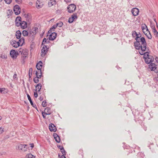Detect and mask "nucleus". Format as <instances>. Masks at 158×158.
Masks as SVG:
<instances>
[{
    "instance_id": "obj_1",
    "label": "nucleus",
    "mask_w": 158,
    "mask_h": 158,
    "mask_svg": "<svg viewBox=\"0 0 158 158\" xmlns=\"http://www.w3.org/2000/svg\"><path fill=\"white\" fill-rule=\"evenodd\" d=\"M135 39L136 41L134 43L135 48L137 50L141 49L142 51H145L146 49L147 43L143 37H141L140 33H137Z\"/></svg>"
},
{
    "instance_id": "obj_2",
    "label": "nucleus",
    "mask_w": 158,
    "mask_h": 158,
    "mask_svg": "<svg viewBox=\"0 0 158 158\" xmlns=\"http://www.w3.org/2000/svg\"><path fill=\"white\" fill-rule=\"evenodd\" d=\"M145 51H142L139 52V53L141 55H144L143 58H144L145 61L146 63L148 64H151L154 60V58L152 56L149 55L148 52H144Z\"/></svg>"
},
{
    "instance_id": "obj_3",
    "label": "nucleus",
    "mask_w": 158,
    "mask_h": 158,
    "mask_svg": "<svg viewBox=\"0 0 158 158\" xmlns=\"http://www.w3.org/2000/svg\"><path fill=\"white\" fill-rule=\"evenodd\" d=\"M38 29L37 27H33L29 32V39L31 38L30 40L34 39L37 31Z\"/></svg>"
},
{
    "instance_id": "obj_4",
    "label": "nucleus",
    "mask_w": 158,
    "mask_h": 158,
    "mask_svg": "<svg viewBox=\"0 0 158 158\" xmlns=\"http://www.w3.org/2000/svg\"><path fill=\"white\" fill-rule=\"evenodd\" d=\"M76 7L75 5L73 4H72L69 5L67 7L68 11L69 13H73L76 10Z\"/></svg>"
},
{
    "instance_id": "obj_5",
    "label": "nucleus",
    "mask_w": 158,
    "mask_h": 158,
    "mask_svg": "<svg viewBox=\"0 0 158 158\" xmlns=\"http://www.w3.org/2000/svg\"><path fill=\"white\" fill-rule=\"evenodd\" d=\"M77 19V15L76 13H73L71 17L69 19L68 22L69 23H72L74 21H76Z\"/></svg>"
},
{
    "instance_id": "obj_6",
    "label": "nucleus",
    "mask_w": 158,
    "mask_h": 158,
    "mask_svg": "<svg viewBox=\"0 0 158 158\" xmlns=\"http://www.w3.org/2000/svg\"><path fill=\"white\" fill-rule=\"evenodd\" d=\"M156 65L154 63H151L148 65V68L151 71H154L155 73H158V69L157 70V67Z\"/></svg>"
},
{
    "instance_id": "obj_7",
    "label": "nucleus",
    "mask_w": 158,
    "mask_h": 158,
    "mask_svg": "<svg viewBox=\"0 0 158 158\" xmlns=\"http://www.w3.org/2000/svg\"><path fill=\"white\" fill-rule=\"evenodd\" d=\"M27 146V145L19 144L16 147V148L19 150H21L23 152H25L27 150V148L25 146Z\"/></svg>"
},
{
    "instance_id": "obj_8",
    "label": "nucleus",
    "mask_w": 158,
    "mask_h": 158,
    "mask_svg": "<svg viewBox=\"0 0 158 158\" xmlns=\"http://www.w3.org/2000/svg\"><path fill=\"white\" fill-rule=\"evenodd\" d=\"M48 48L45 45H44L43 48L41 49V56L42 57H44L48 51Z\"/></svg>"
},
{
    "instance_id": "obj_9",
    "label": "nucleus",
    "mask_w": 158,
    "mask_h": 158,
    "mask_svg": "<svg viewBox=\"0 0 158 158\" xmlns=\"http://www.w3.org/2000/svg\"><path fill=\"white\" fill-rule=\"evenodd\" d=\"M10 55L13 59H16L19 55L17 52L15 51L14 50H11L10 52Z\"/></svg>"
},
{
    "instance_id": "obj_10",
    "label": "nucleus",
    "mask_w": 158,
    "mask_h": 158,
    "mask_svg": "<svg viewBox=\"0 0 158 158\" xmlns=\"http://www.w3.org/2000/svg\"><path fill=\"white\" fill-rule=\"evenodd\" d=\"M14 11L15 14L16 15H19L21 12L20 8L18 5H15L14 7Z\"/></svg>"
},
{
    "instance_id": "obj_11",
    "label": "nucleus",
    "mask_w": 158,
    "mask_h": 158,
    "mask_svg": "<svg viewBox=\"0 0 158 158\" xmlns=\"http://www.w3.org/2000/svg\"><path fill=\"white\" fill-rule=\"evenodd\" d=\"M131 11L133 15L134 16H136L138 15L139 10L138 8L135 7L131 10Z\"/></svg>"
},
{
    "instance_id": "obj_12",
    "label": "nucleus",
    "mask_w": 158,
    "mask_h": 158,
    "mask_svg": "<svg viewBox=\"0 0 158 158\" xmlns=\"http://www.w3.org/2000/svg\"><path fill=\"white\" fill-rule=\"evenodd\" d=\"M21 19V18L19 16H18L16 18L15 20V24L16 26L19 27L21 25L20 23L22 22Z\"/></svg>"
},
{
    "instance_id": "obj_13",
    "label": "nucleus",
    "mask_w": 158,
    "mask_h": 158,
    "mask_svg": "<svg viewBox=\"0 0 158 158\" xmlns=\"http://www.w3.org/2000/svg\"><path fill=\"white\" fill-rule=\"evenodd\" d=\"M57 34L56 33L53 32H52L51 34L50 35L49 37V40H53L56 37Z\"/></svg>"
},
{
    "instance_id": "obj_14",
    "label": "nucleus",
    "mask_w": 158,
    "mask_h": 158,
    "mask_svg": "<svg viewBox=\"0 0 158 158\" xmlns=\"http://www.w3.org/2000/svg\"><path fill=\"white\" fill-rule=\"evenodd\" d=\"M49 128L51 131L55 132L56 130V126L52 123H51L49 124Z\"/></svg>"
},
{
    "instance_id": "obj_15",
    "label": "nucleus",
    "mask_w": 158,
    "mask_h": 158,
    "mask_svg": "<svg viewBox=\"0 0 158 158\" xmlns=\"http://www.w3.org/2000/svg\"><path fill=\"white\" fill-rule=\"evenodd\" d=\"M10 44L14 47L17 48L19 46V43H17V41L13 40L11 41L10 42Z\"/></svg>"
},
{
    "instance_id": "obj_16",
    "label": "nucleus",
    "mask_w": 158,
    "mask_h": 158,
    "mask_svg": "<svg viewBox=\"0 0 158 158\" xmlns=\"http://www.w3.org/2000/svg\"><path fill=\"white\" fill-rule=\"evenodd\" d=\"M43 2H41L40 0H37L36 2V7L38 9H40L43 7Z\"/></svg>"
},
{
    "instance_id": "obj_17",
    "label": "nucleus",
    "mask_w": 158,
    "mask_h": 158,
    "mask_svg": "<svg viewBox=\"0 0 158 158\" xmlns=\"http://www.w3.org/2000/svg\"><path fill=\"white\" fill-rule=\"evenodd\" d=\"M38 71H36L35 74L36 77L38 78H41L42 76V72L41 69H37Z\"/></svg>"
},
{
    "instance_id": "obj_18",
    "label": "nucleus",
    "mask_w": 158,
    "mask_h": 158,
    "mask_svg": "<svg viewBox=\"0 0 158 158\" xmlns=\"http://www.w3.org/2000/svg\"><path fill=\"white\" fill-rule=\"evenodd\" d=\"M54 137L56 141L58 143H59L60 142V139L59 136L56 133L53 134Z\"/></svg>"
},
{
    "instance_id": "obj_19",
    "label": "nucleus",
    "mask_w": 158,
    "mask_h": 158,
    "mask_svg": "<svg viewBox=\"0 0 158 158\" xmlns=\"http://www.w3.org/2000/svg\"><path fill=\"white\" fill-rule=\"evenodd\" d=\"M20 26H21V28L23 29L27 27V23L25 21H22L20 23Z\"/></svg>"
},
{
    "instance_id": "obj_20",
    "label": "nucleus",
    "mask_w": 158,
    "mask_h": 158,
    "mask_svg": "<svg viewBox=\"0 0 158 158\" xmlns=\"http://www.w3.org/2000/svg\"><path fill=\"white\" fill-rule=\"evenodd\" d=\"M42 66L43 63L41 61H40L36 65V67L37 69H41L42 67Z\"/></svg>"
},
{
    "instance_id": "obj_21",
    "label": "nucleus",
    "mask_w": 158,
    "mask_h": 158,
    "mask_svg": "<svg viewBox=\"0 0 158 158\" xmlns=\"http://www.w3.org/2000/svg\"><path fill=\"white\" fill-rule=\"evenodd\" d=\"M24 42V38L22 37L19 39V41L17 43H19V46H22Z\"/></svg>"
},
{
    "instance_id": "obj_22",
    "label": "nucleus",
    "mask_w": 158,
    "mask_h": 158,
    "mask_svg": "<svg viewBox=\"0 0 158 158\" xmlns=\"http://www.w3.org/2000/svg\"><path fill=\"white\" fill-rule=\"evenodd\" d=\"M27 98H28V99L29 100V101L30 103H31V105L34 107H35V108H36V105L35 104H34L33 103V102L31 99V97L28 94H27Z\"/></svg>"
},
{
    "instance_id": "obj_23",
    "label": "nucleus",
    "mask_w": 158,
    "mask_h": 158,
    "mask_svg": "<svg viewBox=\"0 0 158 158\" xmlns=\"http://www.w3.org/2000/svg\"><path fill=\"white\" fill-rule=\"evenodd\" d=\"M56 4V1L55 0H50L48 3V6L50 7Z\"/></svg>"
},
{
    "instance_id": "obj_24",
    "label": "nucleus",
    "mask_w": 158,
    "mask_h": 158,
    "mask_svg": "<svg viewBox=\"0 0 158 158\" xmlns=\"http://www.w3.org/2000/svg\"><path fill=\"white\" fill-rule=\"evenodd\" d=\"M146 33L145 32L144 34L146 35L148 39H151L152 37L150 31L148 30V31H146Z\"/></svg>"
},
{
    "instance_id": "obj_25",
    "label": "nucleus",
    "mask_w": 158,
    "mask_h": 158,
    "mask_svg": "<svg viewBox=\"0 0 158 158\" xmlns=\"http://www.w3.org/2000/svg\"><path fill=\"white\" fill-rule=\"evenodd\" d=\"M21 33L20 31L19 30L17 31L16 33V36L18 39H19L21 38Z\"/></svg>"
},
{
    "instance_id": "obj_26",
    "label": "nucleus",
    "mask_w": 158,
    "mask_h": 158,
    "mask_svg": "<svg viewBox=\"0 0 158 158\" xmlns=\"http://www.w3.org/2000/svg\"><path fill=\"white\" fill-rule=\"evenodd\" d=\"M42 87V85L41 84H38L35 86L36 90L38 92H39Z\"/></svg>"
},
{
    "instance_id": "obj_27",
    "label": "nucleus",
    "mask_w": 158,
    "mask_h": 158,
    "mask_svg": "<svg viewBox=\"0 0 158 158\" xmlns=\"http://www.w3.org/2000/svg\"><path fill=\"white\" fill-rule=\"evenodd\" d=\"M142 29L143 30V31L144 33H145L146 32L144 30L145 29L146 31H148V28L147 26H146V25L145 24H144L143 25L142 27Z\"/></svg>"
},
{
    "instance_id": "obj_28",
    "label": "nucleus",
    "mask_w": 158,
    "mask_h": 158,
    "mask_svg": "<svg viewBox=\"0 0 158 158\" xmlns=\"http://www.w3.org/2000/svg\"><path fill=\"white\" fill-rule=\"evenodd\" d=\"M56 27V25H53L50 29L49 31H48V33H51L52 31H54L55 28Z\"/></svg>"
},
{
    "instance_id": "obj_29",
    "label": "nucleus",
    "mask_w": 158,
    "mask_h": 158,
    "mask_svg": "<svg viewBox=\"0 0 158 158\" xmlns=\"http://www.w3.org/2000/svg\"><path fill=\"white\" fill-rule=\"evenodd\" d=\"M22 34L24 36H29V32L26 30H23L22 31Z\"/></svg>"
},
{
    "instance_id": "obj_30",
    "label": "nucleus",
    "mask_w": 158,
    "mask_h": 158,
    "mask_svg": "<svg viewBox=\"0 0 158 158\" xmlns=\"http://www.w3.org/2000/svg\"><path fill=\"white\" fill-rule=\"evenodd\" d=\"M63 23L62 22L60 21L59 22L56 23L55 25L56 27H61L63 25Z\"/></svg>"
},
{
    "instance_id": "obj_31",
    "label": "nucleus",
    "mask_w": 158,
    "mask_h": 158,
    "mask_svg": "<svg viewBox=\"0 0 158 158\" xmlns=\"http://www.w3.org/2000/svg\"><path fill=\"white\" fill-rule=\"evenodd\" d=\"M50 109L49 107H47L45 109V111H47V112H45L44 114L46 115H49L51 114L50 112H49V110H50Z\"/></svg>"
},
{
    "instance_id": "obj_32",
    "label": "nucleus",
    "mask_w": 158,
    "mask_h": 158,
    "mask_svg": "<svg viewBox=\"0 0 158 158\" xmlns=\"http://www.w3.org/2000/svg\"><path fill=\"white\" fill-rule=\"evenodd\" d=\"M32 68H30L29 71V78H31L32 75Z\"/></svg>"
},
{
    "instance_id": "obj_33",
    "label": "nucleus",
    "mask_w": 158,
    "mask_h": 158,
    "mask_svg": "<svg viewBox=\"0 0 158 158\" xmlns=\"http://www.w3.org/2000/svg\"><path fill=\"white\" fill-rule=\"evenodd\" d=\"M26 158H35V157L31 154H29L27 155Z\"/></svg>"
},
{
    "instance_id": "obj_34",
    "label": "nucleus",
    "mask_w": 158,
    "mask_h": 158,
    "mask_svg": "<svg viewBox=\"0 0 158 158\" xmlns=\"http://www.w3.org/2000/svg\"><path fill=\"white\" fill-rule=\"evenodd\" d=\"M132 35L133 37H135L137 35V33L135 31H133L132 32Z\"/></svg>"
},
{
    "instance_id": "obj_35",
    "label": "nucleus",
    "mask_w": 158,
    "mask_h": 158,
    "mask_svg": "<svg viewBox=\"0 0 158 158\" xmlns=\"http://www.w3.org/2000/svg\"><path fill=\"white\" fill-rule=\"evenodd\" d=\"M152 31L156 37H158V32L156 29L152 30Z\"/></svg>"
},
{
    "instance_id": "obj_36",
    "label": "nucleus",
    "mask_w": 158,
    "mask_h": 158,
    "mask_svg": "<svg viewBox=\"0 0 158 158\" xmlns=\"http://www.w3.org/2000/svg\"><path fill=\"white\" fill-rule=\"evenodd\" d=\"M39 78H38L37 77H35L33 79L34 82L35 83H38L39 81L38 79Z\"/></svg>"
},
{
    "instance_id": "obj_37",
    "label": "nucleus",
    "mask_w": 158,
    "mask_h": 158,
    "mask_svg": "<svg viewBox=\"0 0 158 158\" xmlns=\"http://www.w3.org/2000/svg\"><path fill=\"white\" fill-rule=\"evenodd\" d=\"M12 11L11 10H9L7 12V15H11L12 13Z\"/></svg>"
},
{
    "instance_id": "obj_38",
    "label": "nucleus",
    "mask_w": 158,
    "mask_h": 158,
    "mask_svg": "<svg viewBox=\"0 0 158 158\" xmlns=\"http://www.w3.org/2000/svg\"><path fill=\"white\" fill-rule=\"evenodd\" d=\"M42 105L43 107H45L47 106V104H46V102L45 101H43L42 103Z\"/></svg>"
},
{
    "instance_id": "obj_39",
    "label": "nucleus",
    "mask_w": 158,
    "mask_h": 158,
    "mask_svg": "<svg viewBox=\"0 0 158 158\" xmlns=\"http://www.w3.org/2000/svg\"><path fill=\"white\" fill-rule=\"evenodd\" d=\"M46 43H47L46 39L44 38V39L42 42V46H43V45H44V44Z\"/></svg>"
},
{
    "instance_id": "obj_40",
    "label": "nucleus",
    "mask_w": 158,
    "mask_h": 158,
    "mask_svg": "<svg viewBox=\"0 0 158 158\" xmlns=\"http://www.w3.org/2000/svg\"><path fill=\"white\" fill-rule=\"evenodd\" d=\"M5 2L7 4H10L12 2V0H4Z\"/></svg>"
},
{
    "instance_id": "obj_41",
    "label": "nucleus",
    "mask_w": 158,
    "mask_h": 158,
    "mask_svg": "<svg viewBox=\"0 0 158 158\" xmlns=\"http://www.w3.org/2000/svg\"><path fill=\"white\" fill-rule=\"evenodd\" d=\"M61 152L63 154L62 155L64 156L66 155L65 152L64 148L61 150Z\"/></svg>"
},
{
    "instance_id": "obj_42",
    "label": "nucleus",
    "mask_w": 158,
    "mask_h": 158,
    "mask_svg": "<svg viewBox=\"0 0 158 158\" xmlns=\"http://www.w3.org/2000/svg\"><path fill=\"white\" fill-rule=\"evenodd\" d=\"M151 28L152 30H154L156 29L155 25H153V24H151Z\"/></svg>"
},
{
    "instance_id": "obj_43",
    "label": "nucleus",
    "mask_w": 158,
    "mask_h": 158,
    "mask_svg": "<svg viewBox=\"0 0 158 158\" xmlns=\"http://www.w3.org/2000/svg\"><path fill=\"white\" fill-rule=\"evenodd\" d=\"M4 131V128L2 127H0V134H2Z\"/></svg>"
},
{
    "instance_id": "obj_44",
    "label": "nucleus",
    "mask_w": 158,
    "mask_h": 158,
    "mask_svg": "<svg viewBox=\"0 0 158 158\" xmlns=\"http://www.w3.org/2000/svg\"><path fill=\"white\" fill-rule=\"evenodd\" d=\"M57 147L60 150L64 148L63 146L60 145H58Z\"/></svg>"
},
{
    "instance_id": "obj_45",
    "label": "nucleus",
    "mask_w": 158,
    "mask_h": 158,
    "mask_svg": "<svg viewBox=\"0 0 158 158\" xmlns=\"http://www.w3.org/2000/svg\"><path fill=\"white\" fill-rule=\"evenodd\" d=\"M15 2L18 4H20L22 2V0H15Z\"/></svg>"
},
{
    "instance_id": "obj_46",
    "label": "nucleus",
    "mask_w": 158,
    "mask_h": 158,
    "mask_svg": "<svg viewBox=\"0 0 158 158\" xmlns=\"http://www.w3.org/2000/svg\"><path fill=\"white\" fill-rule=\"evenodd\" d=\"M5 88H1L0 89V92L2 93V91L5 90Z\"/></svg>"
},
{
    "instance_id": "obj_47",
    "label": "nucleus",
    "mask_w": 158,
    "mask_h": 158,
    "mask_svg": "<svg viewBox=\"0 0 158 158\" xmlns=\"http://www.w3.org/2000/svg\"><path fill=\"white\" fill-rule=\"evenodd\" d=\"M1 57L2 58H4V59H6L7 58V56L6 55H2L1 56Z\"/></svg>"
},
{
    "instance_id": "obj_48",
    "label": "nucleus",
    "mask_w": 158,
    "mask_h": 158,
    "mask_svg": "<svg viewBox=\"0 0 158 158\" xmlns=\"http://www.w3.org/2000/svg\"><path fill=\"white\" fill-rule=\"evenodd\" d=\"M13 78L15 79H17V75L16 74H15L13 76Z\"/></svg>"
},
{
    "instance_id": "obj_49",
    "label": "nucleus",
    "mask_w": 158,
    "mask_h": 158,
    "mask_svg": "<svg viewBox=\"0 0 158 158\" xmlns=\"http://www.w3.org/2000/svg\"><path fill=\"white\" fill-rule=\"evenodd\" d=\"M34 95L35 97L37 98L38 96V94L37 92H34Z\"/></svg>"
},
{
    "instance_id": "obj_50",
    "label": "nucleus",
    "mask_w": 158,
    "mask_h": 158,
    "mask_svg": "<svg viewBox=\"0 0 158 158\" xmlns=\"http://www.w3.org/2000/svg\"><path fill=\"white\" fill-rule=\"evenodd\" d=\"M58 156L60 157L59 154ZM60 158H66V157L62 155L61 156V157H60Z\"/></svg>"
},
{
    "instance_id": "obj_51",
    "label": "nucleus",
    "mask_w": 158,
    "mask_h": 158,
    "mask_svg": "<svg viewBox=\"0 0 158 158\" xmlns=\"http://www.w3.org/2000/svg\"><path fill=\"white\" fill-rule=\"evenodd\" d=\"M43 97H42V96H40V98H39V100L40 101H42V100H43Z\"/></svg>"
},
{
    "instance_id": "obj_52",
    "label": "nucleus",
    "mask_w": 158,
    "mask_h": 158,
    "mask_svg": "<svg viewBox=\"0 0 158 158\" xmlns=\"http://www.w3.org/2000/svg\"><path fill=\"white\" fill-rule=\"evenodd\" d=\"M30 144V145H31V147L32 148H33L34 147V145L33 143H31V144Z\"/></svg>"
},
{
    "instance_id": "obj_53",
    "label": "nucleus",
    "mask_w": 158,
    "mask_h": 158,
    "mask_svg": "<svg viewBox=\"0 0 158 158\" xmlns=\"http://www.w3.org/2000/svg\"><path fill=\"white\" fill-rule=\"evenodd\" d=\"M71 0H64V1L67 2H70Z\"/></svg>"
},
{
    "instance_id": "obj_54",
    "label": "nucleus",
    "mask_w": 158,
    "mask_h": 158,
    "mask_svg": "<svg viewBox=\"0 0 158 158\" xmlns=\"http://www.w3.org/2000/svg\"><path fill=\"white\" fill-rule=\"evenodd\" d=\"M42 116H43V118H45V114H44V113H42Z\"/></svg>"
},
{
    "instance_id": "obj_55",
    "label": "nucleus",
    "mask_w": 158,
    "mask_h": 158,
    "mask_svg": "<svg viewBox=\"0 0 158 158\" xmlns=\"http://www.w3.org/2000/svg\"><path fill=\"white\" fill-rule=\"evenodd\" d=\"M155 60L156 61V62L157 63H158V58L157 57H156V58H155Z\"/></svg>"
},
{
    "instance_id": "obj_56",
    "label": "nucleus",
    "mask_w": 158,
    "mask_h": 158,
    "mask_svg": "<svg viewBox=\"0 0 158 158\" xmlns=\"http://www.w3.org/2000/svg\"><path fill=\"white\" fill-rule=\"evenodd\" d=\"M154 20L155 21V22L156 23V24H157V22H156V19H155H155H154Z\"/></svg>"
},
{
    "instance_id": "obj_57",
    "label": "nucleus",
    "mask_w": 158,
    "mask_h": 158,
    "mask_svg": "<svg viewBox=\"0 0 158 158\" xmlns=\"http://www.w3.org/2000/svg\"><path fill=\"white\" fill-rule=\"evenodd\" d=\"M2 119V117L1 116H0V120Z\"/></svg>"
},
{
    "instance_id": "obj_58",
    "label": "nucleus",
    "mask_w": 158,
    "mask_h": 158,
    "mask_svg": "<svg viewBox=\"0 0 158 158\" xmlns=\"http://www.w3.org/2000/svg\"><path fill=\"white\" fill-rule=\"evenodd\" d=\"M2 0H0V2H2Z\"/></svg>"
},
{
    "instance_id": "obj_59",
    "label": "nucleus",
    "mask_w": 158,
    "mask_h": 158,
    "mask_svg": "<svg viewBox=\"0 0 158 158\" xmlns=\"http://www.w3.org/2000/svg\"><path fill=\"white\" fill-rule=\"evenodd\" d=\"M30 5H31L32 4V3L31 2V3L30 4Z\"/></svg>"
},
{
    "instance_id": "obj_60",
    "label": "nucleus",
    "mask_w": 158,
    "mask_h": 158,
    "mask_svg": "<svg viewBox=\"0 0 158 158\" xmlns=\"http://www.w3.org/2000/svg\"><path fill=\"white\" fill-rule=\"evenodd\" d=\"M157 70H158V67H157Z\"/></svg>"
}]
</instances>
